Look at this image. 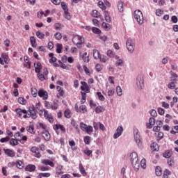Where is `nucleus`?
Segmentation results:
<instances>
[{
    "instance_id": "f257e3e1",
    "label": "nucleus",
    "mask_w": 178,
    "mask_h": 178,
    "mask_svg": "<svg viewBox=\"0 0 178 178\" xmlns=\"http://www.w3.org/2000/svg\"><path fill=\"white\" fill-rule=\"evenodd\" d=\"M15 112L17 115L20 118H22L23 113L24 119H27L29 118H31V119L33 120L37 119V113H35V108H34V106H29L28 111L26 109L16 108Z\"/></svg>"
},
{
    "instance_id": "f03ea898",
    "label": "nucleus",
    "mask_w": 178,
    "mask_h": 178,
    "mask_svg": "<svg viewBox=\"0 0 178 178\" xmlns=\"http://www.w3.org/2000/svg\"><path fill=\"white\" fill-rule=\"evenodd\" d=\"M129 156L133 168L135 169V170H138V169H140V161H138V154H137V152H134L130 154Z\"/></svg>"
},
{
    "instance_id": "7ed1b4c3",
    "label": "nucleus",
    "mask_w": 178,
    "mask_h": 178,
    "mask_svg": "<svg viewBox=\"0 0 178 178\" xmlns=\"http://www.w3.org/2000/svg\"><path fill=\"white\" fill-rule=\"evenodd\" d=\"M72 42L77 47V48H83V44H84V38H83V36L76 35L72 38Z\"/></svg>"
},
{
    "instance_id": "20e7f679",
    "label": "nucleus",
    "mask_w": 178,
    "mask_h": 178,
    "mask_svg": "<svg viewBox=\"0 0 178 178\" xmlns=\"http://www.w3.org/2000/svg\"><path fill=\"white\" fill-rule=\"evenodd\" d=\"M134 17L139 24H143L144 17L143 16V13L140 10H135Z\"/></svg>"
},
{
    "instance_id": "39448f33",
    "label": "nucleus",
    "mask_w": 178,
    "mask_h": 178,
    "mask_svg": "<svg viewBox=\"0 0 178 178\" xmlns=\"http://www.w3.org/2000/svg\"><path fill=\"white\" fill-rule=\"evenodd\" d=\"M127 48L131 54H133L134 52V42H133V39L131 38H128L127 40Z\"/></svg>"
},
{
    "instance_id": "423d86ee",
    "label": "nucleus",
    "mask_w": 178,
    "mask_h": 178,
    "mask_svg": "<svg viewBox=\"0 0 178 178\" xmlns=\"http://www.w3.org/2000/svg\"><path fill=\"white\" fill-rule=\"evenodd\" d=\"M134 140H135L136 144L138 146L141 145V144H143V143L141 142V136H140L138 129L134 130Z\"/></svg>"
},
{
    "instance_id": "0eeeda50",
    "label": "nucleus",
    "mask_w": 178,
    "mask_h": 178,
    "mask_svg": "<svg viewBox=\"0 0 178 178\" xmlns=\"http://www.w3.org/2000/svg\"><path fill=\"white\" fill-rule=\"evenodd\" d=\"M31 152H32L33 154V156L35 158H41V153H40V148L38 147L33 146L31 148Z\"/></svg>"
},
{
    "instance_id": "6e6552de",
    "label": "nucleus",
    "mask_w": 178,
    "mask_h": 178,
    "mask_svg": "<svg viewBox=\"0 0 178 178\" xmlns=\"http://www.w3.org/2000/svg\"><path fill=\"white\" fill-rule=\"evenodd\" d=\"M81 91H83L85 93H89L90 92V86L87 83V82L81 81Z\"/></svg>"
},
{
    "instance_id": "1a4fd4ad",
    "label": "nucleus",
    "mask_w": 178,
    "mask_h": 178,
    "mask_svg": "<svg viewBox=\"0 0 178 178\" xmlns=\"http://www.w3.org/2000/svg\"><path fill=\"white\" fill-rule=\"evenodd\" d=\"M38 94L40 98H42L44 101L48 98V92L40 89L38 90Z\"/></svg>"
},
{
    "instance_id": "9d476101",
    "label": "nucleus",
    "mask_w": 178,
    "mask_h": 178,
    "mask_svg": "<svg viewBox=\"0 0 178 178\" xmlns=\"http://www.w3.org/2000/svg\"><path fill=\"white\" fill-rule=\"evenodd\" d=\"M3 152L5 155H7V156H9L10 158H14V156L16 155L15 151L10 149H3Z\"/></svg>"
},
{
    "instance_id": "9b49d317",
    "label": "nucleus",
    "mask_w": 178,
    "mask_h": 178,
    "mask_svg": "<svg viewBox=\"0 0 178 178\" xmlns=\"http://www.w3.org/2000/svg\"><path fill=\"white\" fill-rule=\"evenodd\" d=\"M44 116L49 123H54V117H52V114L48 113V111L44 110Z\"/></svg>"
},
{
    "instance_id": "f8f14e48",
    "label": "nucleus",
    "mask_w": 178,
    "mask_h": 178,
    "mask_svg": "<svg viewBox=\"0 0 178 178\" xmlns=\"http://www.w3.org/2000/svg\"><path fill=\"white\" fill-rule=\"evenodd\" d=\"M122 133H123V127H118L116 129L115 133L113 135L114 138H119L120 136H122Z\"/></svg>"
},
{
    "instance_id": "ddd939ff",
    "label": "nucleus",
    "mask_w": 178,
    "mask_h": 178,
    "mask_svg": "<svg viewBox=\"0 0 178 178\" xmlns=\"http://www.w3.org/2000/svg\"><path fill=\"white\" fill-rule=\"evenodd\" d=\"M26 131L31 134H35V131H34V123L29 122V125L26 127Z\"/></svg>"
},
{
    "instance_id": "4468645a",
    "label": "nucleus",
    "mask_w": 178,
    "mask_h": 178,
    "mask_svg": "<svg viewBox=\"0 0 178 178\" xmlns=\"http://www.w3.org/2000/svg\"><path fill=\"white\" fill-rule=\"evenodd\" d=\"M34 67L35 73H41V70H42V65H41V63H35Z\"/></svg>"
},
{
    "instance_id": "2eb2a0df",
    "label": "nucleus",
    "mask_w": 178,
    "mask_h": 178,
    "mask_svg": "<svg viewBox=\"0 0 178 178\" xmlns=\"http://www.w3.org/2000/svg\"><path fill=\"white\" fill-rule=\"evenodd\" d=\"M56 90L58 92L57 93V95H56L57 98L60 99V97H64V95H65V90H63V88H62V87L57 86L56 87Z\"/></svg>"
},
{
    "instance_id": "dca6fc26",
    "label": "nucleus",
    "mask_w": 178,
    "mask_h": 178,
    "mask_svg": "<svg viewBox=\"0 0 178 178\" xmlns=\"http://www.w3.org/2000/svg\"><path fill=\"white\" fill-rule=\"evenodd\" d=\"M42 136L45 141H49V140L51 139V134H49V131L47 130H44L42 132Z\"/></svg>"
},
{
    "instance_id": "f3484780",
    "label": "nucleus",
    "mask_w": 178,
    "mask_h": 178,
    "mask_svg": "<svg viewBox=\"0 0 178 178\" xmlns=\"http://www.w3.org/2000/svg\"><path fill=\"white\" fill-rule=\"evenodd\" d=\"M24 60L25 63L24 64V67H27L28 69H31V63L30 62V60L29 59V56H25L24 57Z\"/></svg>"
},
{
    "instance_id": "a211bd4d",
    "label": "nucleus",
    "mask_w": 178,
    "mask_h": 178,
    "mask_svg": "<svg viewBox=\"0 0 178 178\" xmlns=\"http://www.w3.org/2000/svg\"><path fill=\"white\" fill-rule=\"evenodd\" d=\"M53 129H54V130H55V131L59 130V129H60V130H61V131H63V133H65V131H66V129L62 124H54V125H53Z\"/></svg>"
},
{
    "instance_id": "6ab92c4d",
    "label": "nucleus",
    "mask_w": 178,
    "mask_h": 178,
    "mask_svg": "<svg viewBox=\"0 0 178 178\" xmlns=\"http://www.w3.org/2000/svg\"><path fill=\"white\" fill-rule=\"evenodd\" d=\"M118 9L120 13L124 12V3L122 1H119L118 3Z\"/></svg>"
},
{
    "instance_id": "aec40b11",
    "label": "nucleus",
    "mask_w": 178,
    "mask_h": 178,
    "mask_svg": "<svg viewBox=\"0 0 178 178\" xmlns=\"http://www.w3.org/2000/svg\"><path fill=\"white\" fill-rule=\"evenodd\" d=\"M19 143H22V140L20 139L11 138L10 140V145L12 147H16V145H19Z\"/></svg>"
},
{
    "instance_id": "412c9836",
    "label": "nucleus",
    "mask_w": 178,
    "mask_h": 178,
    "mask_svg": "<svg viewBox=\"0 0 178 178\" xmlns=\"http://www.w3.org/2000/svg\"><path fill=\"white\" fill-rule=\"evenodd\" d=\"M79 170L82 176H87V172H86V168H84V166H83V163H79Z\"/></svg>"
},
{
    "instance_id": "4be33fe9",
    "label": "nucleus",
    "mask_w": 178,
    "mask_h": 178,
    "mask_svg": "<svg viewBox=\"0 0 178 178\" xmlns=\"http://www.w3.org/2000/svg\"><path fill=\"white\" fill-rule=\"evenodd\" d=\"M42 163H43V165H49L51 168H54L55 166V163H54L52 161L49 159H43L42 161Z\"/></svg>"
},
{
    "instance_id": "5701e85b",
    "label": "nucleus",
    "mask_w": 178,
    "mask_h": 178,
    "mask_svg": "<svg viewBox=\"0 0 178 178\" xmlns=\"http://www.w3.org/2000/svg\"><path fill=\"white\" fill-rule=\"evenodd\" d=\"M26 172H34L35 170V165L33 164H29L25 168Z\"/></svg>"
},
{
    "instance_id": "b1692460",
    "label": "nucleus",
    "mask_w": 178,
    "mask_h": 178,
    "mask_svg": "<svg viewBox=\"0 0 178 178\" xmlns=\"http://www.w3.org/2000/svg\"><path fill=\"white\" fill-rule=\"evenodd\" d=\"M93 57L94 59H96V60H97V59H99V58H101V53L99 52V51H98L97 49H94Z\"/></svg>"
},
{
    "instance_id": "393cba45",
    "label": "nucleus",
    "mask_w": 178,
    "mask_h": 178,
    "mask_svg": "<svg viewBox=\"0 0 178 178\" xmlns=\"http://www.w3.org/2000/svg\"><path fill=\"white\" fill-rule=\"evenodd\" d=\"M136 84H137L138 88L140 90H142L143 87H144V81H143V79H141V78H140V79H138V78Z\"/></svg>"
},
{
    "instance_id": "a878e982",
    "label": "nucleus",
    "mask_w": 178,
    "mask_h": 178,
    "mask_svg": "<svg viewBox=\"0 0 178 178\" xmlns=\"http://www.w3.org/2000/svg\"><path fill=\"white\" fill-rule=\"evenodd\" d=\"M37 73V76L39 79V80H40V81H44V80H48V76H45V75H44V74H41V72H36Z\"/></svg>"
},
{
    "instance_id": "bb28decb",
    "label": "nucleus",
    "mask_w": 178,
    "mask_h": 178,
    "mask_svg": "<svg viewBox=\"0 0 178 178\" xmlns=\"http://www.w3.org/2000/svg\"><path fill=\"white\" fill-rule=\"evenodd\" d=\"M150 148L152 151H159V146L156 144V143H152L150 145Z\"/></svg>"
},
{
    "instance_id": "cd10ccee",
    "label": "nucleus",
    "mask_w": 178,
    "mask_h": 178,
    "mask_svg": "<svg viewBox=\"0 0 178 178\" xmlns=\"http://www.w3.org/2000/svg\"><path fill=\"white\" fill-rule=\"evenodd\" d=\"M91 16H92V17H95L96 19H98V17H101V13L98 12V10H93L92 11Z\"/></svg>"
},
{
    "instance_id": "c85d7f7f",
    "label": "nucleus",
    "mask_w": 178,
    "mask_h": 178,
    "mask_svg": "<svg viewBox=\"0 0 178 178\" xmlns=\"http://www.w3.org/2000/svg\"><path fill=\"white\" fill-rule=\"evenodd\" d=\"M171 175H172V172H170V170L166 169L163 172V178H169Z\"/></svg>"
},
{
    "instance_id": "c756f323",
    "label": "nucleus",
    "mask_w": 178,
    "mask_h": 178,
    "mask_svg": "<svg viewBox=\"0 0 178 178\" xmlns=\"http://www.w3.org/2000/svg\"><path fill=\"white\" fill-rule=\"evenodd\" d=\"M30 42L33 48H35L37 47V41L35 40V38L34 36H31L30 38Z\"/></svg>"
},
{
    "instance_id": "7c9ffc66",
    "label": "nucleus",
    "mask_w": 178,
    "mask_h": 178,
    "mask_svg": "<svg viewBox=\"0 0 178 178\" xmlns=\"http://www.w3.org/2000/svg\"><path fill=\"white\" fill-rule=\"evenodd\" d=\"M64 116L67 119H70L72 118V111L69 109H66L64 112Z\"/></svg>"
},
{
    "instance_id": "2f4dec72",
    "label": "nucleus",
    "mask_w": 178,
    "mask_h": 178,
    "mask_svg": "<svg viewBox=\"0 0 178 178\" xmlns=\"http://www.w3.org/2000/svg\"><path fill=\"white\" fill-rule=\"evenodd\" d=\"M15 165L18 169H23L24 168V164L20 160L17 161Z\"/></svg>"
},
{
    "instance_id": "473e14b6",
    "label": "nucleus",
    "mask_w": 178,
    "mask_h": 178,
    "mask_svg": "<svg viewBox=\"0 0 178 178\" xmlns=\"http://www.w3.org/2000/svg\"><path fill=\"white\" fill-rule=\"evenodd\" d=\"M99 59L102 63H106L109 60V58L106 56H101Z\"/></svg>"
},
{
    "instance_id": "72a5a7b5",
    "label": "nucleus",
    "mask_w": 178,
    "mask_h": 178,
    "mask_svg": "<svg viewBox=\"0 0 178 178\" xmlns=\"http://www.w3.org/2000/svg\"><path fill=\"white\" fill-rule=\"evenodd\" d=\"M82 59L86 63H88V62H90V57L87 56V52L83 53V54L82 55Z\"/></svg>"
},
{
    "instance_id": "f704fd0d",
    "label": "nucleus",
    "mask_w": 178,
    "mask_h": 178,
    "mask_svg": "<svg viewBox=\"0 0 178 178\" xmlns=\"http://www.w3.org/2000/svg\"><path fill=\"white\" fill-rule=\"evenodd\" d=\"M95 69H96V72H97V73H99L100 72H102V69H104V65L99 63H97L95 65Z\"/></svg>"
},
{
    "instance_id": "c9c22d12",
    "label": "nucleus",
    "mask_w": 178,
    "mask_h": 178,
    "mask_svg": "<svg viewBox=\"0 0 178 178\" xmlns=\"http://www.w3.org/2000/svg\"><path fill=\"white\" fill-rule=\"evenodd\" d=\"M38 130H40V129H42V130H47V127L45 126V124H44L43 123H41V122H38L37 124V126H36Z\"/></svg>"
},
{
    "instance_id": "e433bc0d",
    "label": "nucleus",
    "mask_w": 178,
    "mask_h": 178,
    "mask_svg": "<svg viewBox=\"0 0 178 178\" xmlns=\"http://www.w3.org/2000/svg\"><path fill=\"white\" fill-rule=\"evenodd\" d=\"M96 113H101L105 111V108L104 106H98L95 109Z\"/></svg>"
},
{
    "instance_id": "4c0bfd02",
    "label": "nucleus",
    "mask_w": 178,
    "mask_h": 178,
    "mask_svg": "<svg viewBox=\"0 0 178 178\" xmlns=\"http://www.w3.org/2000/svg\"><path fill=\"white\" fill-rule=\"evenodd\" d=\"M155 173L156 176H162V168L159 166L156 167Z\"/></svg>"
},
{
    "instance_id": "58836bf2",
    "label": "nucleus",
    "mask_w": 178,
    "mask_h": 178,
    "mask_svg": "<svg viewBox=\"0 0 178 178\" xmlns=\"http://www.w3.org/2000/svg\"><path fill=\"white\" fill-rule=\"evenodd\" d=\"M79 112L81 113H86V112H87V106L86 105L80 106Z\"/></svg>"
},
{
    "instance_id": "ea45409f",
    "label": "nucleus",
    "mask_w": 178,
    "mask_h": 178,
    "mask_svg": "<svg viewBox=\"0 0 178 178\" xmlns=\"http://www.w3.org/2000/svg\"><path fill=\"white\" fill-rule=\"evenodd\" d=\"M31 92L32 96L34 98H36V97H37V95L38 94V91L37 90V88H32L31 90Z\"/></svg>"
},
{
    "instance_id": "a19ab883",
    "label": "nucleus",
    "mask_w": 178,
    "mask_h": 178,
    "mask_svg": "<svg viewBox=\"0 0 178 178\" xmlns=\"http://www.w3.org/2000/svg\"><path fill=\"white\" fill-rule=\"evenodd\" d=\"M18 102L21 105H26V104H27V100H26V99H24V97H19Z\"/></svg>"
},
{
    "instance_id": "79ce46f5",
    "label": "nucleus",
    "mask_w": 178,
    "mask_h": 178,
    "mask_svg": "<svg viewBox=\"0 0 178 178\" xmlns=\"http://www.w3.org/2000/svg\"><path fill=\"white\" fill-rule=\"evenodd\" d=\"M51 176V174L49 172H45V173H40L38 176V178H42V177H49Z\"/></svg>"
},
{
    "instance_id": "37998d69",
    "label": "nucleus",
    "mask_w": 178,
    "mask_h": 178,
    "mask_svg": "<svg viewBox=\"0 0 178 178\" xmlns=\"http://www.w3.org/2000/svg\"><path fill=\"white\" fill-rule=\"evenodd\" d=\"M1 58L3 59L5 63L8 64V60L9 59V56H8V54H6V53H3L1 54Z\"/></svg>"
},
{
    "instance_id": "c03bdc74",
    "label": "nucleus",
    "mask_w": 178,
    "mask_h": 178,
    "mask_svg": "<svg viewBox=\"0 0 178 178\" xmlns=\"http://www.w3.org/2000/svg\"><path fill=\"white\" fill-rule=\"evenodd\" d=\"M140 166L143 169H146L147 168V161L145 159H143L140 161Z\"/></svg>"
},
{
    "instance_id": "a18cd8bd",
    "label": "nucleus",
    "mask_w": 178,
    "mask_h": 178,
    "mask_svg": "<svg viewBox=\"0 0 178 178\" xmlns=\"http://www.w3.org/2000/svg\"><path fill=\"white\" fill-rule=\"evenodd\" d=\"M98 6L102 9V10H105L106 9V6H105V4L102 1L98 2Z\"/></svg>"
},
{
    "instance_id": "49530a36",
    "label": "nucleus",
    "mask_w": 178,
    "mask_h": 178,
    "mask_svg": "<svg viewBox=\"0 0 178 178\" xmlns=\"http://www.w3.org/2000/svg\"><path fill=\"white\" fill-rule=\"evenodd\" d=\"M168 87L170 90H175L176 88V83L175 82H170Z\"/></svg>"
},
{
    "instance_id": "de8ad7c7",
    "label": "nucleus",
    "mask_w": 178,
    "mask_h": 178,
    "mask_svg": "<svg viewBox=\"0 0 178 178\" xmlns=\"http://www.w3.org/2000/svg\"><path fill=\"white\" fill-rule=\"evenodd\" d=\"M106 55L108 58H115V53L112 50H108L106 51Z\"/></svg>"
},
{
    "instance_id": "09e8293b",
    "label": "nucleus",
    "mask_w": 178,
    "mask_h": 178,
    "mask_svg": "<svg viewBox=\"0 0 178 178\" xmlns=\"http://www.w3.org/2000/svg\"><path fill=\"white\" fill-rule=\"evenodd\" d=\"M83 141H84L85 144H87L88 145L90 144V143H91V137H90L89 136H86L83 138Z\"/></svg>"
},
{
    "instance_id": "8fccbe9b",
    "label": "nucleus",
    "mask_w": 178,
    "mask_h": 178,
    "mask_svg": "<svg viewBox=\"0 0 178 178\" xmlns=\"http://www.w3.org/2000/svg\"><path fill=\"white\" fill-rule=\"evenodd\" d=\"M80 127H81V129L82 130V131H86L87 130V127H88V126H87V124H84V122H81Z\"/></svg>"
},
{
    "instance_id": "3c124183",
    "label": "nucleus",
    "mask_w": 178,
    "mask_h": 178,
    "mask_svg": "<svg viewBox=\"0 0 178 178\" xmlns=\"http://www.w3.org/2000/svg\"><path fill=\"white\" fill-rule=\"evenodd\" d=\"M38 170H40L41 172H47V171L49 170V167L39 166Z\"/></svg>"
},
{
    "instance_id": "603ef678",
    "label": "nucleus",
    "mask_w": 178,
    "mask_h": 178,
    "mask_svg": "<svg viewBox=\"0 0 178 178\" xmlns=\"http://www.w3.org/2000/svg\"><path fill=\"white\" fill-rule=\"evenodd\" d=\"M83 69L86 74H87L88 76H90L91 75V72H90V69H88V67H87V66L83 65Z\"/></svg>"
},
{
    "instance_id": "864d4df0",
    "label": "nucleus",
    "mask_w": 178,
    "mask_h": 178,
    "mask_svg": "<svg viewBox=\"0 0 178 178\" xmlns=\"http://www.w3.org/2000/svg\"><path fill=\"white\" fill-rule=\"evenodd\" d=\"M92 131H93L92 126L89 125L88 126L85 131H86L87 134H91V133H92Z\"/></svg>"
},
{
    "instance_id": "5fc2aeb1",
    "label": "nucleus",
    "mask_w": 178,
    "mask_h": 178,
    "mask_svg": "<svg viewBox=\"0 0 178 178\" xmlns=\"http://www.w3.org/2000/svg\"><path fill=\"white\" fill-rule=\"evenodd\" d=\"M62 44H56V52L57 54H60L62 52Z\"/></svg>"
},
{
    "instance_id": "6e6d98bb",
    "label": "nucleus",
    "mask_w": 178,
    "mask_h": 178,
    "mask_svg": "<svg viewBox=\"0 0 178 178\" xmlns=\"http://www.w3.org/2000/svg\"><path fill=\"white\" fill-rule=\"evenodd\" d=\"M36 35H37V38H40V40H42L45 37V35L44 33H42L40 31L36 32Z\"/></svg>"
},
{
    "instance_id": "4d7b16f0",
    "label": "nucleus",
    "mask_w": 178,
    "mask_h": 178,
    "mask_svg": "<svg viewBox=\"0 0 178 178\" xmlns=\"http://www.w3.org/2000/svg\"><path fill=\"white\" fill-rule=\"evenodd\" d=\"M92 31L94 33V34H101V31L97 27H92Z\"/></svg>"
},
{
    "instance_id": "13d9d810",
    "label": "nucleus",
    "mask_w": 178,
    "mask_h": 178,
    "mask_svg": "<svg viewBox=\"0 0 178 178\" xmlns=\"http://www.w3.org/2000/svg\"><path fill=\"white\" fill-rule=\"evenodd\" d=\"M97 95L98 96L99 101H105V97L103 96L101 92H97Z\"/></svg>"
},
{
    "instance_id": "bf43d9fd",
    "label": "nucleus",
    "mask_w": 178,
    "mask_h": 178,
    "mask_svg": "<svg viewBox=\"0 0 178 178\" xmlns=\"http://www.w3.org/2000/svg\"><path fill=\"white\" fill-rule=\"evenodd\" d=\"M165 118H167V119L165 120V123H169V122H170V120L173 119V117H172V115H170V114H166Z\"/></svg>"
},
{
    "instance_id": "052dcab7",
    "label": "nucleus",
    "mask_w": 178,
    "mask_h": 178,
    "mask_svg": "<svg viewBox=\"0 0 178 178\" xmlns=\"http://www.w3.org/2000/svg\"><path fill=\"white\" fill-rule=\"evenodd\" d=\"M42 16H44V17H47V15L44 13V11H40L38 13V18L41 19Z\"/></svg>"
},
{
    "instance_id": "680f3d73",
    "label": "nucleus",
    "mask_w": 178,
    "mask_h": 178,
    "mask_svg": "<svg viewBox=\"0 0 178 178\" xmlns=\"http://www.w3.org/2000/svg\"><path fill=\"white\" fill-rule=\"evenodd\" d=\"M163 156L164 158H170V156H172V153L169 151H166L165 153H163Z\"/></svg>"
},
{
    "instance_id": "e2e57ef3",
    "label": "nucleus",
    "mask_w": 178,
    "mask_h": 178,
    "mask_svg": "<svg viewBox=\"0 0 178 178\" xmlns=\"http://www.w3.org/2000/svg\"><path fill=\"white\" fill-rule=\"evenodd\" d=\"M117 94L119 97H122V88L120 86H117L116 88Z\"/></svg>"
},
{
    "instance_id": "0e129e2a",
    "label": "nucleus",
    "mask_w": 178,
    "mask_h": 178,
    "mask_svg": "<svg viewBox=\"0 0 178 178\" xmlns=\"http://www.w3.org/2000/svg\"><path fill=\"white\" fill-rule=\"evenodd\" d=\"M173 129L174 130L172 129L170 131L171 134H176V133H178V125L174 126Z\"/></svg>"
},
{
    "instance_id": "69168bd1",
    "label": "nucleus",
    "mask_w": 178,
    "mask_h": 178,
    "mask_svg": "<svg viewBox=\"0 0 178 178\" xmlns=\"http://www.w3.org/2000/svg\"><path fill=\"white\" fill-rule=\"evenodd\" d=\"M156 16H159V17L162 16V15H163V10H162L161 9H157L156 10Z\"/></svg>"
},
{
    "instance_id": "338daca9",
    "label": "nucleus",
    "mask_w": 178,
    "mask_h": 178,
    "mask_svg": "<svg viewBox=\"0 0 178 178\" xmlns=\"http://www.w3.org/2000/svg\"><path fill=\"white\" fill-rule=\"evenodd\" d=\"M124 62L123 60L119 59L118 61L115 63V66H123Z\"/></svg>"
},
{
    "instance_id": "774afa93",
    "label": "nucleus",
    "mask_w": 178,
    "mask_h": 178,
    "mask_svg": "<svg viewBox=\"0 0 178 178\" xmlns=\"http://www.w3.org/2000/svg\"><path fill=\"white\" fill-rule=\"evenodd\" d=\"M56 40H62V34L59 32H57L55 35Z\"/></svg>"
}]
</instances>
